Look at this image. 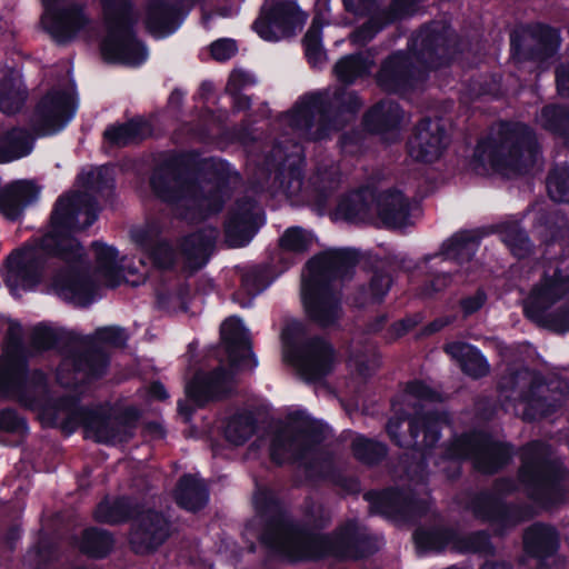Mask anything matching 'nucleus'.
Listing matches in <instances>:
<instances>
[{
  "mask_svg": "<svg viewBox=\"0 0 569 569\" xmlns=\"http://www.w3.org/2000/svg\"><path fill=\"white\" fill-rule=\"evenodd\" d=\"M254 503L263 520L261 541L291 561L358 560L377 550L375 539L356 520L347 521L332 536L321 535L299 523L267 488L258 489Z\"/></svg>",
  "mask_w": 569,
  "mask_h": 569,
  "instance_id": "1",
  "label": "nucleus"
},
{
  "mask_svg": "<svg viewBox=\"0 0 569 569\" xmlns=\"http://www.w3.org/2000/svg\"><path fill=\"white\" fill-rule=\"evenodd\" d=\"M98 206L88 193L76 191L58 200L51 214L52 230L41 239L39 248L24 247L12 251L6 261V282L16 291L19 282L24 288L37 286L42 279L44 252L67 262L82 257V247L70 231L83 230L97 219Z\"/></svg>",
  "mask_w": 569,
  "mask_h": 569,
  "instance_id": "2",
  "label": "nucleus"
},
{
  "mask_svg": "<svg viewBox=\"0 0 569 569\" xmlns=\"http://www.w3.org/2000/svg\"><path fill=\"white\" fill-rule=\"evenodd\" d=\"M150 184L158 198L172 207L177 219L199 223L224 206L222 184L218 179H196L186 160L172 156L153 170Z\"/></svg>",
  "mask_w": 569,
  "mask_h": 569,
  "instance_id": "3",
  "label": "nucleus"
},
{
  "mask_svg": "<svg viewBox=\"0 0 569 569\" xmlns=\"http://www.w3.org/2000/svg\"><path fill=\"white\" fill-rule=\"evenodd\" d=\"M350 249L328 250L308 261L309 274L302 280L301 297L307 317L320 329H337L343 317L339 280L358 263Z\"/></svg>",
  "mask_w": 569,
  "mask_h": 569,
  "instance_id": "4",
  "label": "nucleus"
},
{
  "mask_svg": "<svg viewBox=\"0 0 569 569\" xmlns=\"http://www.w3.org/2000/svg\"><path fill=\"white\" fill-rule=\"evenodd\" d=\"M362 106L355 91L340 88L305 94L280 119L305 140L320 142L346 128Z\"/></svg>",
  "mask_w": 569,
  "mask_h": 569,
  "instance_id": "5",
  "label": "nucleus"
},
{
  "mask_svg": "<svg viewBox=\"0 0 569 569\" xmlns=\"http://www.w3.org/2000/svg\"><path fill=\"white\" fill-rule=\"evenodd\" d=\"M496 171L503 174L528 173L541 159V147L536 132L521 123L502 124L496 136L486 142H479L471 161L472 169H483L482 156Z\"/></svg>",
  "mask_w": 569,
  "mask_h": 569,
  "instance_id": "6",
  "label": "nucleus"
},
{
  "mask_svg": "<svg viewBox=\"0 0 569 569\" xmlns=\"http://www.w3.org/2000/svg\"><path fill=\"white\" fill-rule=\"evenodd\" d=\"M71 339L77 342V346L57 368V382L63 388H77L103 377L109 366V355L98 345L123 349L127 346L128 335L119 327H103L97 329L91 336L78 335L71 336Z\"/></svg>",
  "mask_w": 569,
  "mask_h": 569,
  "instance_id": "7",
  "label": "nucleus"
},
{
  "mask_svg": "<svg viewBox=\"0 0 569 569\" xmlns=\"http://www.w3.org/2000/svg\"><path fill=\"white\" fill-rule=\"evenodd\" d=\"M323 439L321 425L310 420L292 421L274 435L270 457L278 465L300 461L310 477L336 480L338 471L332 455L318 449Z\"/></svg>",
  "mask_w": 569,
  "mask_h": 569,
  "instance_id": "8",
  "label": "nucleus"
},
{
  "mask_svg": "<svg viewBox=\"0 0 569 569\" xmlns=\"http://www.w3.org/2000/svg\"><path fill=\"white\" fill-rule=\"evenodd\" d=\"M567 472L551 447L542 441H531L521 449L518 479L528 497L543 507L565 501Z\"/></svg>",
  "mask_w": 569,
  "mask_h": 569,
  "instance_id": "9",
  "label": "nucleus"
},
{
  "mask_svg": "<svg viewBox=\"0 0 569 569\" xmlns=\"http://www.w3.org/2000/svg\"><path fill=\"white\" fill-rule=\"evenodd\" d=\"M54 411V419L60 412L66 415L61 422L64 432H72L78 426H83L87 437L94 438L98 442L121 443L133 436L139 419V411L134 408H127L116 416H103L96 410L78 405L76 396H63L54 400L51 408Z\"/></svg>",
  "mask_w": 569,
  "mask_h": 569,
  "instance_id": "10",
  "label": "nucleus"
},
{
  "mask_svg": "<svg viewBox=\"0 0 569 569\" xmlns=\"http://www.w3.org/2000/svg\"><path fill=\"white\" fill-rule=\"evenodd\" d=\"M307 326L288 322L281 332L284 360L308 382H318L330 375L336 363L333 346L319 336L307 338Z\"/></svg>",
  "mask_w": 569,
  "mask_h": 569,
  "instance_id": "11",
  "label": "nucleus"
},
{
  "mask_svg": "<svg viewBox=\"0 0 569 569\" xmlns=\"http://www.w3.org/2000/svg\"><path fill=\"white\" fill-rule=\"evenodd\" d=\"M107 36L100 50L104 60L138 64L146 57L143 46L136 39L133 26L139 14L133 11L131 0H101Z\"/></svg>",
  "mask_w": 569,
  "mask_h": 569,
  "instance_id": "12",
  "label": "nucleus"
},
{
  "mask_svg": "<svg viewBox=\"0 0 569 569\" xmlns=\"http://www.w3.org/2000/svg\"><path fill=\"white\" fill-rule=\"evenodd\" d=\"M569 293V272L556 268L552 274L545 273L522 300L525 316L537 326L563 333L569 331V300L550 311Z\"/></svg>",
  "mask_w": 569,
  "mask_h": 569,
  "instance_id": "13",
  "label": "nucleus"
},
{
  "mask_svg": "<svg viewBox=\"0 0 569 569\" xmlns=\"http://www.w3.org/2000/svg\"><path fill=\"white\" fill-rule=\"evenodd\" d=\"M406 392L418 400L412 406L415 415L409 418V432L413 439L411 446L431 449L443 431H451V421L446 411L426 409L420 401L442 402L443 397L422 381L408 382Z\"/></svg>",
  "mask_w": 569,
  "mask_h": 569,
  "instance_id": "14",
  "label": "nucleus"
},
{
  "mask_svg": "<svg viewBox=\"0 0 569 569\" xmlns=\"http://www.w3.org/2000/svg\"><path fill=\"white\" fill-rule=\"evenodd\" d=\"M345 9L356 16L366 17L368 20L350 33V41L358 46H365L385 27L406 19L418 10L421 0H391L385 7L379 8L378 0H342Z\"/></svg>",
  "mask_w": 569,
  "mask_h": 569,
  "instance_id": "15",
  "label": "nucleus"
},
{
  "mask_svg": "<svg viewBox=\"0 0 569 569\" xmlns=\"http://www.w3.org/2000/svg\"><path fill=\"white\" fill-rule=\"evenodd\" d=\"M253 183L260 189L282 190L288 197L297 196L303 184L300 160L288 156L276 142L269 146L261 160H257Z\"/></svg>",
  "mask_w": 569,
  "mask_h": 569,
  "instance_id": "16",
  "label": "nucleus"
},
{
  "mask_svg": "<svg viewBox=\"0 0 569 569\" xmlns=\"http://www.w3.org/2000/svg\"><path fill=\"white\" fill-rule=\"evenodd\" d=\"M449 459L473 460L475 468L486 475H493L511 460V448L492 440L485 433L471 432L456 437L446 448Z\"/></svg>",
  "mask_w": 569,
  "mask_h": 569,
  "instance_id": "17",
  "label": "nucleus"
},
{
  "mask_svg": "<svg viewBox=\"0 0 569 569\" xmlns=\"http://www.w3.org/2000/svg\"><path fill=\"white\" fill-rule=\"evenodd\" d=\"M457 49V37L449 26L431 22L412 40L410 52L422 70L446 66Z\"/></svg>",
  "mask_w": 569,
  "mask_h": 569,
  "instance_id": "18",
  "label": "nucleus"
},
{
  "mask_svg": "<svg viewBox=\"0 0 569 569\" xmlns=\"http://www.w3.org/2000/svg\"><path fill=\"white\" fill-rule=\"evenodd\" d=\"M511 58L516 63H541L551 58L559 47V34L556 29L537 24L510 36Z\"/></svg>",
  "mask_w": 569,
  "mask_h": 569,
  "instance_id": "19",
  "label": "nucleus"
},
{
  "mask_svg": "<svg viewBox=\"0 0 569 569\" xmlns=\"http://www.w3.org/2000/svg\"><path fill=\"white\" fill-rule=\"evenodd\" d=\"M423 70L409 51H399L386 58L376 74L378 86L388 93H403L422 78Z\"/></svg>",
  "mask_w": 569,
  "mask_h": 569,
  "instance_id": "20",
  "label": "nucleus"
},
{
  "mask_svg": "<svg viewBox=\"0 0 569 569\" xmlns=\"http://www.w3.org/2000/svg\"><path fill=\"white\" fill-rule=\"evenodd\" d=\"M170 536V523L159 511L139 510L129 533V545L137 555L156 551Z\"/></svg>",
  "mask_w": 569,
  "mask_h": 569,
  "instance_id": "21",
  "label": "nucleus"
},
{
  "mask_svg": "<svg viewBox=\"0 0 569 569\" xmlns=\"http://www.w3.org/2000/svg\"><path fill=\"white\" fill-rule=\"evenodd\" d=\"M302 22L303 14L293 1H277L262 9L254 29L266 40H278L292 36Z\"/></svg>",
  "mask_w": 569,
  "mask_h": 569,
  "instance_id": "22",
  "label": "nucleus"
},
{
  "mask_svg": "<svg viewBox=\"0 0 569 569\" xmlns=\"http://www.w3.org/2000/svg\"><path fill=\"white\" fill-rule=\"evenodd\" d=\"M365 498L371 502L375 511L405 520L421 517L429 510V502L425 499H416L410 490L390 488L381 492L369 491Z\"/></svg>",
  "mask_w": 569,
  "mask_h": 569,
  "instance_id": "23",
  "label": "nucleus"
},
{
  "mask_svg": "<svg viewBox=\"0 0 569 569\" xmlns=\"http://www.w3.org/2000/svg\"><path fill=\"white\" fill-rule=\"evenodd\" d=\"M449 141L440 119L423 118L417 123L413 136L408 141L409 153L417 161L433 162L442 156Z\"/></svg>",
  "mask_w": 569,
  "mask_h": 569,
  "instance_id": "24",
  "label": "nucleus"
},
{
  "mask_svg": "<svg viewBox=\"0 0 569 569\" xmlns=\"http://www.w3.org/2000/svg\"><path fill=\"white\" fill-rule=\"evenodd\" d=\"M261 223L260 212L250 198L237 200L224 222V241L229 247H241L256 233Z\"/></svg>",
  "mask_w": 569,
  "mask_h": 569,
  "instance_id": "25",
  "label": "nucleus"
},
{
  "mask_svg": "<svg viewBox=\"0 0 569 569\" xmlns=\"http://www.w3.org/2000/svg\"><path fill=\"white\" fill-rule=\"evenodd\" d=\"M523 549L537 560L536 569H553L560 538L557 529L550 525L536 522L523 530Z\"/></svg>",
  "mask_w": 569,
  "mask_h": 569,
  "instance_id": "26",
  "label": "nucleus"
},
{
  "mask_svg": "<svg viewBox=\"0 0 569 569\" xmlns=\"http://www.w3.org/2000/svg\"><path fill=\"white\" fill-rule=\"evenodd\" d=\"M73 111L72 97L66 92L48 93L38 103L30 123L38 134H44L61 128Z\"/></svg>",
  "mask_w": 569,
  "mask_h": 569,
  "instance_id": "27",
  "label": "nucleus"
},
{
  "mask_svg": "<svg viewBox=\"0 0 569 569\" xmlns=\"http://www.w3.org/2000/svg\"><path fill=\"white\" fill-rule=\"evenodd\" d=\"M536 380L531 410L523 412V419L527 420H535L555 412L569 395L568 382L558 376L546 379L536 372Z\"/></svg>",
  "mask_w": 569,
  "mask_h": 569,
  "instance_id": "28",
  "label": "nucleus"
},
{
  "mask_svg": "<svg viewBox=\"0 0 569 569\" xmlns=\"http://www.w3.org/2000/svg\"><path fill=\"white\" fill-rule=\"evenodd\" d=\"M232 389V373L218 367L209 373L197 372L187 386V393L198 406H203L209 401L227 398Z\"/></svg>",
  "mask_w": 569,
  "mask_h": 569,
  "instance_id": "29",
  "label": "nucleus"
},
{
  "mask_svg": "<svg viewBox=\"0 0 569 569\" xmlns=\"http://www.w3.org/2000/svg\"><path fill=\"white\" fill-rule=\"evenodd\" d=\"M27 367L18 373L17 381L10 386L0 383V391L4 393L12 392L17 401L27 409H37L47 400V380L43 372L34 370L30 378L26 376Z\"/></svg>",
  "mask_w": 569,
  "mask_h": 569,
  "instance_id": "30",
  "label": "nucleus"
},
{
  "mask_svg": "<svg viewBox=\"0 0 569 569\" xmlns=\"http://www.w3.org/2000/svg\"><path fill=\"white\" fill-rule=\"evenodd\" d=\"M22 337L21 326L11 323L6 335L4 355L0 358V383L2 386L14 383L20 370L27 367Z\"/></svg>",
  "mask_w": 569,
  "mask_h": 569,
  "instance_id": "31",
  "label": "nucleus"
},
{
  "mask_svg": "<svg viewBox=\"0 0 569 569\" xmlns=\"http://www.w3.org/2000/svg\"><path fill=\"white\" fill-rule=\"evenodd\" d=\"M52 288L63 299L80 306L89 305L93 298V282L87 274L76 271L72 266L53 276Z\"/></svg>",
  "mask_w": 569,
  "mask_h": 569,
  "instance_id": "32",
  "label": "nucleus"
},
{
  "mask_svg": "<svg viewBox=\"0 0 569 569\" xmlns=\"http://www.w3.org/2000/svg\"><path fill=\"white\" fill-rule=\"evenodd\" d=\"M219 230L204 227L183 238L180 249L186 259L187 267L196 271L203 267L214 250Z\"/></svg>",
  "mask_w": 569,
  "mask_h": 569,
  "instance_id": "33",
  "label": "nucleus"
},
{
  "mask_svg": "<svg viewBox=\"0 0 569 569\" xmlns=\"http://www.w3.org/2000/svg\"><path fill=\"white\" fill-rule=\"evenodd\" d=\"M477 244V238L471 234L457 233L443 243L441 251L435 254L432 260L443 270L458 272L459 267L471 261Z\"/></svg>",
  "mask_w": 569,
  "mask_h": 569,
  "instance_id": "34",
  "label": "nucleus"
},
{
  "mask_svg": "<svg viewBox=\"0 0 569 569\" xmlns=\"http://www.w3.org/2000/svg\"><path fill=\"white\" fill-rule=\"evenodd\" d=\"M536 372L528 369L510 371L500 377L498 391L506 400L526 403L525 412H530Z\"/></svg>",
  "mask_w": 569,
  "mask_h": 569,
  "instance_id": "35",
  "label": "nucleus"
},
{
  "mask_svg": "<svg viewBox=\"0 0 569 569\" xmlns=\"http://www.w3.org/2000/svg\"><path fill=\"white\" fill-rule=\"evenodd\" d=\"M184 6L177 0H149L147 4V29L157 36H163L173 31L184 12Z\"/></svg>",
  "mask_w": 569,
  "mask_h": 569,
  "instance_id": "36",
  "label": "nucleus"
},
{
  "mask_svg": "<svg viewBox=\"0 0 569 569\" xmlns=\"http://www.w3.org/2000/svg\"><path fill=\"white\" fill-rule=\"evenodd\" d=\"M377 213L382 223L390 228L406 224L410 206L401 191L389 189L376 196Z\"/></svg>",
  "mask_w": 569,
  "mask_h": 569,
  "instance_id": "37",
  "label": "nucleus"
},
{
  "mask_svg": "<svg viewBox=\"0 0 569 569\" xmlns=\"http://www.w3.org/2000/svg\"><path fill=\"white\" fill-rule=\"evenodd\" d=\"M375 202V191L369 187L360 188L340 200L335 217L349 222L365 221L370 217Z\"/></svg>",
  "mask_w": 569,
  "mask_h": 569,
  "instance_id": "38",
  "label": "nucleus"
},
{
  "mask_svg": "<svg viewBox=\"0 0 569 569\" xmlns=\"http://www.w3.org/2000/svg\"><path fill=\"white\" fill-rule=\"evenodd\" d=\"M402 120V110L390 99L377 102L363 114V126L372 133H383L395 130Z\"/></svg>",
  "mask_w": 569,
  "mask_h": 569,
  "instance_id": "39",
  "label": "nucleus"
},
{
  "mask_svg": "<svg viewBox=\"0 0 569 569\" xmlns=\"http://www.w3.org/2000/svg\"><path fill=\"white\" fill-rule=\"evenodd\" d=\"M221 338L232 367L250 356L251 343L240 320L236 318L226 320L221 326Z\"/></svg>",
  "mask_w": 569,
  "mask_h": 569,
  "instance_id": "40",
  "label": "nucleus"
},
{
  "mask_svg": "<svg viewBox=\"0 0 569 569\" xmlns=\"http://www.w3.org/2000/svg\"><path fill=\"white\" fill-rule=\"evenodd\" d=\"M38 189L28 181H17L0 192V211L9 219H17L22 209L37 196Z\"/></svg>",
  "mask_w": 569,
  "mask_h": 569,
  "instance_id": "41",
  "label": "nucleus"
},
{
  "mask_svg": "<svg viewBox=\"0 0 569 569\" xmlns=\"http://www.w3.org/2000/svg\"><path fill=\"white\" fill-rule=\"evenodd\" d=\"M38 189L28 181H17L0 192V211L9 219H17L22 209L37 196Z\"/></svg>",
  "mask_w": 569,
  "mask_h": 569,
  "instance_id": "42",
  "label": "nucleus"
},
{
  "mask_svg": "<svg viewBox=\"0 0 569 569\" xmlns=\"http://www.w3.org/2000/svg\"><path fill=\"white\" fill-rule=\"evenodd\" d=\"M173 497L180 507L194 512L207 505L208 488L197 476L183 475L177 482Z\"/></svg>",
  "mask_w": 569,
  "mask_h": 569,
  "instance_id": "43",
  "label": "nucleus"
},
{
  "mask_svg": "<svg viewBox=\"0 0 569 569\" xmlns=\"http://www.w3.org/2000/svg\"><path fill=\"white\" fill-rule=\"evenodd\" d=\"M445 351L458 361L466 375L473 379L482 378L489 373V363L479 350L465 342H451L445 346Z\"/></svg>",
  "mask_w": 569,
  "mask_h": 569,
  "instance_id": "44",
  "label": "nucleus"
},
{
  "mask_svg": "<svg viewBox=\"0 0 569 569\" xmlns=\"http://www.w3.org/2000/svg\"><path fill=\"white\" fill-rule=\"evenodd\" d=\"M139 505L127 497L114 500L104 498L96 508L93 517L98 522L116 525L128 521L139 513Z\"/></svg>",
  "mask_w": 569,
  "mask_h": 569,
  "instance_id": "45",
  "label": "nucleus"
},
{
  "mask_svg": "<svg viewBox=\"0 0 569 569\" xmlns=\"http://www.w3.org/2000/svg\"><path fill=\"white\" fill-rule=\"evenodd\" d=\"M391 286V279L387 273L373 272L367 282L359 284L351 295L355 307L366 308L381 303Z\"/></svg>",
  "mask_w": 569,
  "mask_h": 569,
  "instance_id": "46",
  "label": "nucleus"
},
{
  "mask_svg": "<svg viewBox=\"0 0 569 569\" xmlns=\"http://www.w3.org/2000/svg\"><path fill=\"white\" fill-rule=\"evenodd\" d=\"M92 249L96 253V269L108 287H116L120 283L121 272L124 270V258L118 260V252L114 248L100 242H93Z\"/></svg>",
  "mask_w": 569,
  "mask_h": 569,
  "instance_id": "47",
  "label": "nucleus"
},
{
  "mask_svg": "<svg viewBox=\"0 0 569 569\" xmlns=\"http://www.w3.org/2000/svg\"><path fill=\"white\" fill-rule=\"evenodd\" d=\"M152 134L149 122L142 119H132L104 132V138L113 146L123 147L139 143Z\"/></svg>",
  "mask_w": 569,
  "mask_h": 569,
  "instance_id": "48",
  "label": "nucleus"
},
{
  "mask_svg": "<svg viewBox=\"0 0 569 569\" xmlns=\"http://www.w3.org/2000/svg\"><path fill=\"white\" fill-rule=\"evenodd\" d=\"M540 122L545 130L560 138L569 148V104H546L541 109Z\"/></svg>",
  "mask_w": 569,
  "mask_h": 569,
  "instance_id": "49",
  "label": "nucleus"
},
{
  "mask_svg": "<svg viewBox=\"0 0 569 569\" xmlns=\"http://www.w3.org/2000/svg\"><path fill=\"white\" fill-rule=\"evenodd\" d=\"M114 545L113 536L107 530L90 527L81 532L78 545L80 552L90 558H103L110 553Z\"/></svg>",
  "mask_w": 569,
  "mask_h": 569,
  "instance_id": "50",
  "label": "nucleus"
},
{
  "mask_svg": "<svg viewBox=\"0 0 569 569\" xmlns=\"http://www.w3.org/2000/svg\"><path fill=\"white\" fill-rule=\"evenodd\" d=\"M33 138L20 128H13L0 136V162L11 161L28 154L32 148Z\"/></svg>",
  "mask_w": 569,
  "mask_h": 569,
  "instance_id": "51",
  "label": "nucleus"
},
{
  "mask_svg": "<svg viewBox=\"0 0 569 569\" xmlns=\"http://www.w3.org/2000/svg\"><path fill=\"white\" fill-rule=\"evenodd\" d=\"M26 92L21 90L18 77L13 71L6 72L0 80V110L13 114L21 110Z\"/></svg>",
  "mask_w": 569,
  "mask_h": 569,
  "instance_id": "52",
  "label": "nucleus"
},
{
  "mask_svg": "<svg viewBox=\"0 0 569 569\" xmlns=\"http://www.w3.org/2000/svg\"><path fill=\"white\" fill-rule=\"evenodd\" d=\"M373 64L375 61L369 54L360 52L339 60L335 66V72L341 82L350 84L357 78L368 74Z\"/></svg>",
  "mask_w": 569,
  "mask_h": 569,
  "instance_id": "53",
  "label": "nucleus"
},
{
  "mask_svg": "<svg viewBox=\"0 0 569 569\" xmlns=\"http://www.w3.org/2000/svg\"><path fill=\"white\" fill-rule=\"evenodd\" d=\"M313 186L317 191V206L322 212L327 204V199L340 186V172L337 166H318L313 177Z\"/></svg>",
  "mask_w": 569,
  "mask_h": 569,
  "instance_id": "54",
  "label": "nucleus"
},
{
  "mask_svg": "<svg viewBox=\"0 0 569 569\" xmlns=\"http://www.w3.org/2000/svg\"><path fill=\"white\" fill-rule=\"evenodd\" d=\"M473 515L485 521H502L508 517V507L493 493L481 492L471 502Z\"/></svg>",
  "mask_w": 569,
  "mask_h": 569,
  "instance_id": "55",
  "label": "nucleus"
},
{
  "mask_svg": "<svg viewBox=\"0 0 569 569\" xmlns=\"http://www.w3.org/2000/svg\"><path fill=\"white\" fill-rule=\"evenodd\" d=\"M349 359L357 375L363 379L371 377L380 366L376 347L370 343L361 347L358 342H351Z\"/></svg>",
  "mask_w": 569,
  "mask_h": 569,
  "instance_id": "56",
  "label": "nucleus"
},
{
  "mask_svg": "<svg viewBox=\"0 0 569 569\" xmlns=\"http://www.w3.org/2000/svg\"><path fill=\"white\" fill-rule=\"evenodd\" d=\"M502 241L509 247L513 256L519 259L527 258L532 252L531 242L527 233L517 222H505L498 226Z\"/></svg>",
  "mask_w": 569,
  "mask_h": 569,
  "instance_id": "57",
  "label": "nucleus"
},
{
  "mask_svg": "<svg viewBox=\"0 0 569 569\" xmlns=\"http://www.w3.org/2000/svg\"><path fill=\"white\" fill-rule=\"evenodd\" d=\"M453 548L460 552L479 553L485 557H493L496 547L487 531L480 530L463 536H456Z\"/></svg>",
  "mask_w": 569,
  "mask_h": 569,
  "instance_id": "58",
  "label": "nucleus"
},
{
  "mask_svg": "<svg viewBox=\"0 0 569 569\" xmlns=\"http://www.w3.org/2000/svg\"><path fill=\"white\" fill-rule=\"evenodd\" d=\"M71 336H77L73 332L63 333L58 330L50 328L48 326H37L33 328L31 333V346L37 350H49L59 343L68 342L70 343L68 355L69 356L72 349L77 346V342L71 339Z\"/></svg>",
  "mask_w": 569,
  "mask_h": 569,
  "instance_id": "59",
  "label": "nucleus"
},
{
  "mask_svg": "<svg viewBox=\"0 0 569 569\" xmlns=\"http://www.w3.org/2000/svg\"><path fill=\"white\" fill-rule=\"evenodd\" d=\"M257 429V421L251 412L234 415L228 421L224 436L234 446L243 445Z\"/></svg>",
  "mask_w": 569,
  "mask_h": 569,
  "instance_id": "60",
  "label": "nucleus"
},
{
  "mask_svg": "<svg viewBox=\"0 0 569 569\" xmlns=\"http://www.w3.org/2000/svg\"><path fill=\"white\" fill-rule=\"evenodd\" d=\"M351 449L355 458L368 466L380 463L388 453L386 445L365 437L356 438L351 443Z\"/></svg>",
  "mask_w": 569,
  "mask_h": 569,
  "instance_id": "61",
  "label": "nucleus"
},
{
  "mask_svg": "<svg viewBox=\"0 0 569 569\" xmlns=\"http://www.w3.org/2000/svg\"><path fill=\"white\" fill-rule=\"evenodd\" d=\"M457 533L450 529L423 530L415 532V541L422 550H441L448 543L453 545Z\"/></svg>",
  "mask_w": 569,
  "mask_h": 569,
  "instance_id": "62",
  "label": "nucleus"
},
{
  "mask_svg": "<svg viewBox=\"0 0 569 569\" xmlns=\"http://www.w3.org/2000/svg\"><path fill=\"white\" fill-rule=\"evenodd\" d=\"M549 197L557 202H569V167H556L549 171L547 180Z\"/></svg>",
  "mask_w": 569,
  "mask_h": 569,
  "instance_id": "63",
  "label": "nucleus"
},
{
  "mask_svg": "<svg viewBox=\"0 0 569 569\" xmlns=\"http://www.w3.org/2000/svg\"><path fill=\"white\" fill-rule=\"evenodd\" d=\"M312 242L313 236L311 232L299 227H292L281 236L279 247L284 251L303 253L309 250Z\"/></svg>",
  "mask_w": 569,
  "mask_h": 569,
  "instance_id": "64",
  "label": "nucleus"
}]
</instances>
